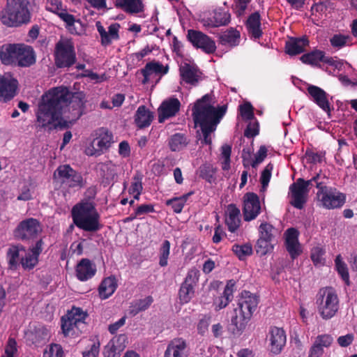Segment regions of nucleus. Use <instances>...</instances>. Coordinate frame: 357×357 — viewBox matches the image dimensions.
<instances>
[{
    "label": "nucleus",
    "mask_w": 357,
    "mask_h": 357,
    "mask_svg": "<svg viewBox=\"0 0 357 357\" xmlns=\"http://www.w3.org/2000/svg\"><path fill=\"white\" fill-rule=\"evenodd\" d=\"M74 170L68 165L59 166L54 174L55 178L60 180L62 183H66L67 180L70 178L73 174Z\"/></svg>",
    "instance_id": "a18cd8bd"
},
{
    "label": "nucleus",
    "mask_w": 357,
    "mask_h": 357,
    "mask_svg": "<svg viewBox=\"0 0 357 357\" xmlns=\"http://www.w3.org/2000/svg\"><path fill=\"white\" fill-rule=\"evenodd\" d=\"M118 284L114 276H109L102 280L98 287V295L102 300L109 298L117 289Z\"/></svg>",
    "instance_id": "c756f323"
},
{
    "label": "nucleus",
    "mask_w": 357,
    "mask_h": 357,
    "mask_svg": "<svg viewBox=\"0 0 357 357\" xmlns=\"http://www.w3.org/2000/svg\"><path fill=\"white\" fill-rule=\"evenodd\" d=\"M273 169V165L268 164L264 169L263 170L261 175V188L263 191L266 190V188L268 185L271 177V172Z\"/></svg>",
    "instance_id": "4d7b16f0"
},
{
    "label": "nucleus",
    "mask_w": 357,
    "mask_h": 357,
    "mask_svg": "<svg viewBox=\"0 0 357 357\" xmlns=\"http://www.w3.org/2000/svg\"><path fill=\"white\" fill-rule=\"evenodd\" d=\"M276 229L269 223L261 222L259 227V237L273 239Z\"/></svg>",
    "instance_id": "8fccbe9b"
},
{
    "label": "nucleus",
    "mask_w": 357,
    "mask_h": 357,
    "mask_svg": "<svg viewBox=\"0 0 357 357\" xmlns=\"http://www.w3.org/2000/svg\"><path fill=\"white\" fill-rule=\"evenodd\" d=\"M128 343V337L125 334L114 336L105 347L104 357H120Z\"/></svg>",
    "instance_id": "2eb2a0df"
},
{
    "label": "nucleus",
    "mask_w": 357,
    "mask_h": 357,
    "mask_svg": "<svg viewBox=\"0 0 357 357\" xmlns=\"http://www.w3.org/2000/svg\"><path fill=\"white\" fill-rule=\"evenodd\" d=\"M194 287L183 283L179 290V300L182 303H188L194 296Z\"/></svg>",
    "instance_id": "49530a36"
},
{
    "label": "nucleus",
    "mask_w": 357,
    "mask_h": 357,
    "mask_svg": "<svg viewBox=\"0 0 357 357\" xmlns=\"http://www.w3.org/2000/svg\"><path fill=\"white\" fill-rule=\"evenodd\" d=\"M189 352L186 341L177 337L168 344L165 351L164 357H188Z\"/></svg>",
    "instance_id": "6ab92c4d"
},
{
    "label": "nucleus",
    "mask_w": 357,
    "mask_h": 357,
    "mask_svg": "<svg viewBox=\"0 0 357 357\" xmlns=\"http://www.w3.org/2000/svg\"><path fill=\"white\" fill-rule=\"evenodd\" d=\"M241 116L245 120H250L253 118V107L250 103H245L240 107Z\"/></svg>",
    "instance_id": "774afa93"
},
{
    "label": "nucleus",
    "mask_w": 357,
    "mask_h": 357,
    "mask_svg": "<svg viewBox=\"0 0 357 357\" xmlns=\"http://www.w3.org/2000/svg\"><path fill=\"white\" fill-rule=\"evenodd\" d=\"M298 236V233L294 228H290L285 232L286 247L292 258L296 257L301 252Z\"/></svg>",
    "instance_id": "a878e982"
},
{
    "label": "nucleus",
    "mask_w": 357,
    "mask_h": 357,
    "mask_svg": "<svg viewBox=\"0 0 357 357\" xmlns=\"http://www.w3.org/2000/svg\"><path fill=\"white\" fill-rule=\"evenodd\" d=\"M8 266L10 270H16L20 261V249L17 246L11 245L7 252Z\"/></svg>",
    "instance_id": "c03bdc74"
},
{
    "label": "nucleus",
    "mask_w": 357,
    "mask_h": 357,
    "mask_svg": "<svg viewBox=\"0 0 357 357\" xmlns=\"http://www.w3.org/2000/svg\"><path fill=\"white\" fill-rule=\"evenodd\" d=\"M36 8V4L35 0H26V3L24 2V23H27L31 19V12H33Z\"/></svg>",
    "instance_id": "052dcab7"
},
{
    "label": "nucleus",
    "mask_w": 357,
    "mask_h": 357,
    "mask_svg": "<svg viewBox=\"0 0 357 357\" xmlns=\"http://www.w3.org/2000/svg\"><path fill=\"white\" fill-rule=\"evenodd\" d=\"M215 101L212 94H206L197 100L192 108V117L196 126H199L201 144L210 145L212 135L217 125L227 111L225 105L215 107Z\"/></svg>",
    "instance_id": "f03ea898"
},
{
    "label": "nucleus",
    "mask_w": 357,
    "mask_h": 357,
    "mask_svg": "<svg viewBox=\"0 0 357 357\" xmlns=\"http://www.w3.org/2000/svg\"><path fill=\"white\" fill-rule=\"evenodd\" d=\"M272 239L259 237L257 242V252L261 255H266L273 250Z\"/></svg>",
    "instance_id": "3c124183"
},
{
    "label": "nucleus",
    "mask_w": 357,
    "mask_h": 357,
    "mask_svg": "<svg viewBox=\"0 0 357 357\" xmlns=\"http://www.w3.org/2000/svg\"><path fill=\"white\" fill-rule=\"evenodd\" d=\"M43 241L39 240L27 250L24 257V269H32L38 264L39 255L43 250Z\"/></svg>",
    "instance_id": "393cba45"
},
{
    "label": "nucleus",
    "mask_w": 357,
    "mask_h": 357,
    "mask_svg": "<svg viewBox=\"0 0 357 357\" xmlns=\"http://www.w3.org/2000/svg\"><path fill=\"white\" fill-rule=\"evenodd\" d=\"M234 285L235 282L233 280H229L227 283L222 294L214 299L213 306L216 311L226 307L232 300Z\"/></svg>",
    "instance_id": "bb28decb"
},
{
    "label": "nucleus",
    "mask_w": 357,
    "mask_h": 357,
    "mask_svg": "<svg viewBox=\"0 0 357 357\" xmlns=\"http://www.w3.org/2000/svg\"><path fill=\"white\" fill-rule=\"evenodd\" d=\"M85 103L83 92L72 93L66 86L54 87L42 96L37 123L49 130L68 128L82 115Z\"/></svg>",
    "instance_id": "f257e3e1"
},
{
    "label": "nucleus",
    "mask_w": 357,
    "mask_h": 357,
    "mask_svg": "<svg viewBox=\"0 0 357 357\" xmlns=\"http://www.w3.org/2000/svg\"><path fill=\"white\" fill-rule=\"evenodd\" d=\"M301 61L305 64L317 65L321 61H324L329 65L337 66L335 61L332 58H324V53L320 50H314L310 53L305 54L301 57Z\"/></svg>",
    "instance_id": "cd10ccee"
},
{
    "label": "nucleus",
    "mask_w": 357,
    "mask_h": 357,
    "mask_svg": "<svg viewBox=\"0 0 357 357\" xmlns=\"http://www.w3.org/2000/svg\"><path fill=\"white\" fill-rule=\"evenodd\" d=\"M333 342V337L331 335L321 334L317 335L310 348L307 357H321L324 349L330 347Z\"/></svg>",
    "instance_id": "a211bd4d"
},
{
    "label": "nucleus",
    "mask_w": 357,
    "mask_h": 357,
    "mask_svg": "<svg viewBox=\"0 0 357 357\" xmlns=\"http://www.w3.org/2000/svg\"><path fill=\"white\" fill-rule=\"evenodd\" d=\"M267 341L271 352L279 354L283 350L287 342L286 333L282 328L272 326L267 335Z\"/></svg>",
    "instance_id": "ddd939ff"
},
{
    "label": "nucleus",
    "mask_w": 357,
    "mask_h": 357,
    "mask_svg": "<svg viewBox=\"0 0 357 357\" xmlns=\"http://www.w3.org/2000/svg\"><path fill=\"white\" fill-rule=\"evenodd\" d=\"M348 37L342 34H335L330 40L331 44L334 47L341 48L347 43Z\"/></svg>",
    "instance_id": "338daca9"
},
{
    "label": "nucleus",
    "mask_w": 357,
    "mask_h": 357,
    "mask_svg": "<svg viewBox=\"0 0 357 357\" xmlns=\"http://www.w3.org/2000/svg\"><path fill=\"white\" fill-rule=\"evenodd\" d=\"M308 45L306 38H292L286 43V52L289 55H296L304 52Z\"/></svg>",
    "instance_id": "72a5a7b5"
},
{
    "label": "nucleus",
    "mask_w": 357,
    "mask_h": 357,
    "mask_svg": "<svg viewBox=\"0 0 357 357\" xmlns=\"http://www.w3.org/2000/svg\"><path fill=\"white\" fill-rule=\"evenodd\" d=\"M179 70L181 80L186 84L195 86L202 79V73L195 65L184 63Z\"/></svg>",
    "instance_id": "aec40b11"
},
{
    "label": "nucleus",
    "mask_w": 357,
    "mask_h": 357,
    "mask_svg": "<svg viewBox=\"0 0 357 357\" xmlns=\"http://www.w3.org/2000/svg\"><path fill=\"white\" fill-rule=\"evenodd\" d=\"M153 301V300L151 296H146L144 298L137 301L132 306V312L136 314L139 312L146 310L149 307Z\"/></svg>",
    "instance_id": "603ef678"
},
{
    "label": "nucleus",
    "mask_w": 357,
    "mask_h": 357,
    "mask_svg": "<svg viewBox=\"0 0 357 357\" xmlns=\"http://www.w3.org/2000/svg\"><path fill=\"white\" fill-rule=\"evenodd\" d=\"M0 59L4 65L22 66V44L3 45L0 47Z\"/></svg>",
    "instance_id": "9b49d317"
},
{
    "label": "nucleus",
    "mask_w": 357,
    "mask_h": 357,
    "mask_svg": "<svg viewBox=\"0 0 357 357\" xmlns=\"http://www.w3.org/2000/svg\"><path fill=\"white\" fill-rule=\"evenodd\" d=\"M113 143V135L104 128L96 130L93 134V140L86 146L84 153L89 156L100 155L109 149Z\"/></svg>",
    "instance_id": "6e6552de"
},
{
    "label": "nucleus",
    "mask_w": 357,
    "mask_h": 357,
    "mask_svg": "<svg viewBox=\"0 0 357 357\" xmlns=\"http://www.w3.org/2000/svg\"><path fill=\"white\" fill-rule=\"evenodd\" d=\"M56 15L66 23V28L70 33L73 34L79 33L75 28V24H80L79 20H76L75 17L69 14L65 9H61Z\"/></svg>",
    "instance_id": "4c0bfd02"
},
{
    "label": "nucleus",
    "mask_w": 357,
    "mask_h": 357,
    "mask_svg": "<svg viewBox=\"0 0 357 357\" xmlns=\"http://www.w3.org/2000/svg\"><path fill=\"white\" fill-rule=\"evenodd\" d=\"M75 273L80 281H86L93 278L96 273V267L88 259H82L76 266Z\"/></svg>",
    "instance_id": "5701e85b"
},
{
    "label": "nucleus",
    "mask_w": 357,
    "mask_h": 357,
    "mask_svg": "<svg viewBox=\"0 0 357 357\" xmlns=\"http://www.w3.org/2000/svg\"><path fill=\"white\" fill-rule=\"evenodd\" d=\"M142 189L143 187L141 179L137 177H135L132 182L131 183V185L128 192L133 196L135 199L138 200L139 199Z\"/></svg>",
    "instance_id": "5fc2aeb1"
},
{
    "label": "nucleus",
    "mask_w": 357,
    "mask_h": 357,
    "mask_svg": "<svg viewBox=\"0 0 357 357\" xmlns=\"http://www.w3.org/2000/svg\"><path fill=\"white\" fill-rule=\"evenodd\" d=\"M54 57L57 68H68L73 66L77 57L73 40L69 38H61L55 45Z\"/></svg>",
    "instance_id": "423d86ee"
},
{
    "label": "nucleus",
    "mask_w": 357,
    "mask_h": 357,
    "mask_svg": "<svg viewBox=\"0 0 357 357\" xmlns=\"http://www.w3.org/2000/svg\"><path fill=\"white\" fill-rule=\"evenodd\" d=\"M232 250L240 259H243L245 257L251 255L252 253V248L248 243L243 245H234L232 247Z\"/></svg>",
    "instance_id": "09e8293b"
},
{
    "label": "nucleus",
    "mask_w": 357,
    "mask_h": 357,
    "mask_svg": "<svg viewBox=\"0 0 357 357\" xmlns=\"http://www.w3.org/2000/svg\"><path fill=\"white\" fill-rule=\"evenodd\" d=\"M153 119V112L144 105L139 106L135 115V123L139 128H144L151 125Z\"/></svg>",
    "instance_id": "7c9ffc66"
},
{
    "label": "nucleus",
    "mask_w": 357,
    "mask_h": 357,
    "mask_svg": "<svg viewBox=\"0 0 357 357\" xmlns=\"http://www.w3.org/2000/svg\"><path fill=\"white\" fill-rule=\"evenodd\" d=\"M72 216L75 225L86 231H96L101 227L100 215L91 202H81L73 206Z\"/></svg>",
    "instance_id": "7ed1b4c3"
},
{
    "label": "nucleus",
    "mask_w": 357,
    "mask_h": 357,
    "mask_svg": "<svg viewBox=\"0 0 357 357\" xmlns=\"http://www.w3.org/2000/svg\"><path fill=\"white\" fill-rule=\"evenodd\" d=\"M168 70L169 66L167 65L164 66L158 61L147 63L142 70V73L144 76L143 83L145 84L149 82L153 76L161 77L166 75Z\"/></svg>",
    "instance_id": "412c9836"
},
{
    "label": "nucleus",
    "mask_w": 357,
    "mask_h": 357,
    "mask_svg": "<svg viewBox=\"0 0 357 357\" xmlns=\"http://www.w3.org/2000/svg\"><path fill=\"white\" fill-rule=\"evenodd\" d=\"M36 62V54L30 46L24 47V67L29 66Z\"/></svg>",
    "instance_id": "bf43d9fd"
},
{
    "label": "nucleus",
    "mask_w": 357,
    "mask_h": 357,
    "mask_svg": "<svg viewBox=\"0 0 357 357\" xmlns=\"http://www.w3.org/2000/svg\"><path fill=\"white\" fill-rule=\"evenodd\" d=\"M180 101L176 98L164 100L158 109V121L164 122L166 119L174 116L180 109Z\"/></svg>",
    "instance_id": "f3484780"
},
{
    "label": "nucleus",
    "mask_w": 357,
    "mask_h": 357,
    "mask_svg": "<svg viewBox=\"0 0 357 357\" xmlns=\"http://www.w3.org/2000/svg\"><path fill=\"white\" fill-rule=\"evenodd\" d=\"M17 81L13 78L0 75V100L12 99L16 93Z\"/></svg>",
    "instance_id": "4be33fe9"
},
{
    "label": "nucleus",
    "mask_w": 357,
    "mask_h": 357,
    "mask_svg": "<svg viewBox=\"0 0 357 357\" xmlns=\"http://www.w3.org/2000/svg\"><path fill=\"white\" fill-rule=\"evenodd\" d=\"M317 312L323 319L333 318L339 309V298L335 291L331 287L321 289L316 298Z\"/></svg>",
    "instance_id": "39448f33"
},
{
    "label": "nucleus",
    "mask_w": 357,
    "mask_h": 357,
    "mask_svg": "<svg viewBox=\"0 0 357 357\" xmlns=\"http://www.w3.org/2000/svg\"><path fill=\"white\" fill-rule=\"evenodd\" d=\"M246 27L252 38L257 39L261 36V17L259 13L255 12L249 16L246 22Z\"/></svg>",
    "instance_id": "473e14b6"
},
{
    "label": "nucleus",
    "mask_w": 357,
    "mask_h": 357,
    "mask_svg": "<svg viewBox=\"0 0 357 357\" xmlns=\"http://www.w3.org/2000/svg\"><path fill=\"white\" fill-rule=\"evenodd\" d=\"M192 194L193 192H190L181 197H176L168 199L166 201V205L171 206L174 213H180L182 211L184 206L185 205V203L187 202L188 198Z\"/></svg>",
    "instance_id": "ea45409f"
},
{
    "label": "nucleus",
    "mask_w": 357,
    "mask_h": 357,
    "mask_svg": "<svg viewBox=\"0 0 357 357\" xmlns=\"http://www.w3.org/2000/svg\"><path fill=\"white\" fill-rule=\"evenodd\" d=\"M42 231V227L39 222L33 218L24 221V238L33 237Z\"/></svg>",
    "instance_id": "e433bc0d"
},
{
    "label": "nucleus",
    "mask_w": 357,
    "mask_h": 357,
    "mask_svg": "<svg viewBox=\"0 0 357 357\" xmlns=\"http://www.w3.org/2000/svg\"><path fill=\"white\" fill-rule=\"evenodd\" d=\"M220 40L222 45L236 46L240 42V33L234 29H230L221 35Z\"/></svg>",
    "instance_id": "58836bf2"
},
{
    "label": "nucleus",
    "mask_w": 357,
    "mask_h": 357,
    "mask_svg": "<svg viewBox=\"0 0 357 357\" xmlns=\"http://www.w3.org/2000/svg\"><path fill=\"white\" fill-rule=\"evenodd\" d=\"M170 252V243L169 241L165 240L163 241L160 248V261L159 264L161 266H166Z\"/></svg>",
    "instance_id": "864d4df0"
},
{
    "label": "nucleus",
    "mask_w": 357,
    "mask_h": 357,
    "mask_svg": "<svg viewBox=\"0 0 357 357\" xmlns=\"http://www.w3.org/2000/svg\"><path fill=\"white\" fill-rule=\"evenodd\" d=\"M307 92L312 100L324 111L330 112V103L328 100V95L321 88L310 85L307 88Z\"/></svg>",
    "instance_id": "b1692460"
},
{
    "label": "nucleus",
    "mask_w": 357,
    "mask_h": 357,
    "mask_svg": "<svg viewBox=\"0 0 357 357\" xmlns=\"http://www.w3.org/2000/svg\"><path fill=\"white\" fill-rule=\"evenodd\" d=\"M17 352V343L15 339L10 337L6 346L5 352L1 357H15Z\"/></svg>",
    "instance_id": "0e129e2a"
},
{
    "label": "nucleus",
    "mask_w": 357,
    "mask_h": 357,
    "mask_svg": "<svg viewBox=\"0 0 357 357\" xmlns=\"http://www.w3.org/2000/svg\"><path fill=\"white\" fill-rule=\"evenodd\" d=\"M116 6L130 14L139 13L144 10L141 0H116Z\"/></svg>",
    "instance_id": "f704fd0d"
},
{
    "label": "nucleus",
    "mask_w": 357,
    "mask_h": 357,
    "mask_svg": "<svg viewBox=\"0 0 357 357\" xmlns=\"http://www.w3.org/2000/svg\"><path fill=\"white\" fill-rule=\"evenodd\" d=\"M335 269L347 285H349V274L347 264L344 261L342 256L338 255L335 259Z\"/></svg>",
    "instance_id": "a19ab883"
},
{
    "label": "nucleus",
    "mask_w": 357,
    "mask_h": 357,
    "mask_svg": "<svg viewBox=\"0 0 357 357\" xmlns=\"http://www.w3.org/2000/svg\"><path fill=\"white\" fill-rule=\"evenodd\" d=\"M22 0H8L6 8L0 13L1 22L10 27L22 23Z\"/></svg>",
    "instance_id": "1a4fd4ad"
},
{
    "label": "nucleus",
    "mask_w": 357,
    "mask_h": 357,
    "mask_svg": "<svg viewBox=\"0 0 357 357\" xmlns=\"http://www.w3.org/2000/svg\"><path fill=\"white\" fill-rule=\"evenodd\" d=\"M231 15L227 11H215L212 17L203 20L205 26L218 27L227 24L230 22Z\"/></svg>",
    "instance_id": "2f4dec72"
},
{
    "label": "nucleus",
    "mask_w": 357,
    "mask_h": 357,
    "mask_svg": "<svg viewBox=\"0 0 357 357\" xmlns=\"http://www.w3.org/2000/svg\"><path fill=\"white\" fill-rule=\"evenodd\" d=\"M188 38L193 46L210 54L216 50L215 41L204 33L196 30H188Z\"/></svg>",
    "instance_id": "f8f14e48"
},
{
    "label": "nucleus",
    "mask_w": 357,
    "mask_h": 357,
    "mask_svg": "<svg viewBox=\"0 0 357 357\" xmlns=\"http://www.w3.org/2000/svg\"><path fill=\"white\" fill-rule=\"evenodd\" d=\"M97 31L100 36V42L103 46H108L112 44L114 40H117L119 38V29L120 25L118 23H113L110 24L107 30L105 29L100 22H96Z\"/></svg>",
    "instance_id": "dca6fc26"
},
{
    "label": "nucleus",
    "mask_w": 357,
    "mask_h": 357,
    "mask_svg": "<svg viewBox=\"0 0 357 357\" xmlns=\"http://www.w3.org/2000/svg\"><path fill=\"white\" fill-rule=\"evenodd\" d=\"M92 342L90 349L83 352V357H98L100 346L98 337L95 336Z\"/></svg>",
    "instance_id": "6e6d98bb"
},
{
    "label": "nucleus",
    "mask_w": 357,
    "mask_h": 357,
    "mask_svg": "<svg viewBox=\"0 0 357 357\" xmlns=\"http://www.w3.org/2000/svg\"><path fill=\"white\" fill-rule=\"evenodd\" d=\"M317 198L319 206L331 210L340 208L344 205L346 197L335 188L323 185L322 183H317Z\"/></svg>",
    "instance_id": "0eeeda50"
},
{
    "label": "nucleus",
    "mask_w": 357,
    "mask_h": 357,
    "mask_svg": "<svg viewBox=\"0 0 357 357\" xmlns=\"http://www.w3.org/2000/svg\"><path fill=\"white\" fill-rule=\"evenodd\" d=\"M69 319L84 328L87 314L79 307H73L66 315Z\"/></svg>",
    "instance_id": "37998d69"
},
{
    "label": "nucleus",
    "mask_w": 357,
    "mask_h": 357,
    "mask_svg": "<svg viewBox=\"0 0 357 357\" xmlns=\"http://www.w3.org/2000/svg\"><path fill=\"white\" fill-rule=\"evenodd\" d=\"M258 305L256 296L244 291L238 299V307L234 310L235 315L231 318V324L238 332L243 331L251 319Z\"/></svg>",
    "instance_id": "20e7f679"
},
{
    "label": "nucleus",
    "mask_w": 357,
    "mask_h": 357,
    "mask_svg": "<svg viewBox=\"0 0 357 357\" xmlns=\"http://www.w3.org/2000/svg\"><path fill=\"white\" fill-rule=\"evenodd\" d=\"M231 152V148L227 144H225L222 146V158L223 161L222 162V167L224 170H227L230 167V155Z\"/></svg>",
    "instance_id": "13d9d810"
},
{
    "label": "nucleus",
    "mask_w": 357,
    "mask_h": 357,
    "mask_svg": "<svg viewBox=\"0 0 357 357\" xmlns=\"http://www.w3.org/2000/svg\"><path fill=\"white\" fill-rule=\"evenodd\" d=\"M317 176L313 177L310 181H304L302 178H298L296 182L291 185L289 190L291 193V204L295 208L301 209L303 208L304 204L307 202L308 195V186L312 181H316Z\"/></svg>",
    "instance_id": "9d476101"
},
{
    "label": "nucleus",
    "mask_w": 357,
    "mask_h": 357,
    "mask_svg": "<svg viewBox=\"0 0 357 357\" xmlns=\"http://www.w3.org/2000/svg\"><path fill=\"white\" fill-rule=\"evenodd\" d=\"M66 183L70 187H82L84 184V181L82 175L74 171L73 174L70 176V178L67 180Z\"/></svg>",
    "instance_id": "e2e57ef3"
},
{
    "label": "nucleus",
    "mask_w": 357,
    "mask_h": 357,
    "mask_svg": "<svg viewBox=\"0 0 357 357\" xmlns=\"http://www.w3.org/2000/svg\"><path fill=\"white\" fill-rule=\"evenodd\" d=\"M188 142L186 137L181 133L173 135L169 140V146L172 151H178L184 149Z\"/></svg>",
    "instance_id": "79ce46f5"
},
{
    "label": "nucleus",
    "mask_w": 357,
    "mask_h": 357,
    "mask_svg": "<svg viewBox=\"0 0 357 357\" xmlns=\"http://www.w3.org/2000/svg\"><path fill=\"white\" fill-rule=\"evenodd\" d=\"M325 251L320 247H315L312 250L311 258L315 265L324 264L323 256Z\"/></svg>",
    "instance_id": "680f3d73"
},
{
    "label": "nucleus",
    "mask_w": 357,
    "mask_h": 357,
    "mask_svg": "<svg viewBox=\"0 0 357 357\" xmlns=\"http://www.w3.org/2000/svg\"><path fill=\"white\" fill-rule=\"evenodd\" d=\"M64 351L59 344H50L46 347L43 351V357H63Z\"/></svg>",
    "instance_id": "de8ad7c7"
},
{
    "label": "nucleus",
    "mask_w": 357,
    "mask_h": 357,
    "mask_svg": "<svg viewBox=\"0 0 357 357\" xmlns=\"http://www.w3.org/2000/svg\"><path fill=\"white\" fill-rule=\"evenodd\" d=\"M61 322L63 333L66 337L77 336L83 328L66 316L62 317Z\"/></svg>",
    "instance_id": "c9c22d12"
},
{
    "label": "nucleus",
    "mask_w": 357,
    "mask_h": 357,
    "mask_svg": "<svg viewBox=\"0 0 357 357\" xmlns=\"http://www.w3.org/2000/svg\"><path fill=\"white\" fill-rule=\"evenodd\" d=\"M261 205L258 196L252 192L246 193L243 197V217L245 221L255 219L259 214Z\"/></svg>",
    "instance_id": "4468645a"
},
{
    "label": "nucleus",
    "mask_w": 357,
    "mask_h": 357,
    "mask_svg": "<svg viewBox=\"0 0 357 357\" xmlns=\"http://www.w3.org/2000/svg\"><path fill=\"white\" fill-rule=\"evenodd\" d=\"M225 223L231 232L236 231L240 226V211L234 204H229L225 212Z\"/></svg>",
    "instance_id": "c85d7f7f"
},
{
    "label": "nucleus",
    "mask_w": 357,
    "mask_h": 357,
    "mask_svg": "<svg viewBox=\"0 0 357 357\" xmlns=\"http://www.w3.org/2000/svg\"><path fill=\"white\" fill-rule=\"evenodd\" d=\"M199 276V271L196 268H192L188 271V275H187L183 283H185L186 284H190V286H192L195 287L197 282H198Z\"/></svg>",
    "instance_id": "69168bd1"
}]
</instances>
